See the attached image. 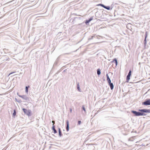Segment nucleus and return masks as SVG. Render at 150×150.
I'll return each mask as SVG.
<instances>
[{"label": "nucleus", "mask_w": 150, "mask_h": 150, "mask_svg": "<svg viewBox=\"0 0 150 150\" xmlns=\"http://www.w3.org/2000/svg\"><path fill=\"white\" fill-rule=\"evenodd\" d=\"M81 19L82 18L80 17H74L72 19V21L71 22L72 24H75V25H78L82 24L84 23H81L82 21Z\"/></svg>", "instance_id": "f257e3e1"}, {"label": "nucleus", "mask_w": 150, "mask_h": 150, "mask_svg": "<svg viewBox=\"0 0 150 150\" xmlns=\"http://www.w3.org/2000/svg\"><path fill=\"white\" fill-rule=\"evenodd\" d=\"M22 109L24 113L28 117H30L32 115V111L28 109V110L25 108H23Z\"/></svg>", "instance_id": "f03ea898"}, {"label": "nucleus", "mask_w": 150, "mask_h": 150, "mask_svg": "<svg viewBox=\"0 0 150 150\" xmlns=\"http://www.w3.org/2000/svg\"><path fill=\"white\" fill-rule=\"evenodd\" d=\"M142 105L145 106L150 105V98L146 99L144 101L142 102Z\"/></svg>", "instance_id": "7ed1b4c3"}, {"label": "nucleus", "mask_w": 150, "mask_h": 150, "mask_svg": "<svg viewBox=\"0 0 150 150\" xmlns=\"http://www.w3.org/2000/svg\"><path fill=\"white\" fill-rule=\"evenodd\" d=\"M139 116H145L147 114H145L144 109H139Z\"/></svg>", "instance_id": "20e7f679"}, {"label": "nucleus", "mask_w": 150, "mask_h": 150, "mask_svg": "<svg viewBox=\"0 0 150 150\" xmlns=\"http://www.w3.org/2000/svg\"><path fill=\"white\" fill-rule=\"evenodd\" d=\"M131 112L133 114L134 116H139V110L138 111H137L134 110H132L131 111Z\"/></svg>", "instance_id": "39448f33"}, {"label": "nucleus", "mask_w": 150, "mask_h": 150, "mask_svg": "<svg viewBox=\"0 0 150 150\" xmlns=\"http://www.w3.org/2000/svg\"><path fill=\"white\" fill-rule=\"evenodd\" d=\"M18 96L20 97L21 98L25 100L26 101H29V98L27 97L25 95H18Z\"/></svg>", "instance_id": "423d86ee"}, {"label": "nucleus", "mask_w": 150, "mask_h": 150, "mask_svg": "<svg viewBox=\"0 0 150 150\" xmlns=\"http://www.w3.org/2000/svg\"><path fill=\"white\" fill-rule=\"evenodd\" d=\"M98 35H96V34L93 35L92 36H90L88 39L89 40L93 39L94 38H98Z\"/></svg>", "instance_id": "0eeeda50"}, {"label": "nucleus", "mask_w": 150, "mask_h": 150, "mask_svg": "<svg viewBox=\"0 0 150 150\" xmlns=\"http://www.w3.org/2000/svg\"><path fill=\"white\" fill-rule=\"evenodd\" d=\"M66 130L67 132L69 131V121L68 120L66 121Z\"/></svg>", "instance_id": "6e6552de"}, {"label": "nucleus", "mask_w": 150, "mask_h": 150, "mask_svg": "<svg viewBox=\"0 0 150 150\" xmlns=\"http://www.w3.org/2000/svg\"><path fill=\"white\" fill-rule=\"evenodd\" d=\"M108 85L110 86L111 90H112L114 88V85L111 82L108 83Z\"/></svg>", "instance_id": "1a4fd4ad"}, {"label": "nucleus", "mask_w": 150, "mask_h": 150, "mask_svg": "<svg viewBox=\"0 0 150 150\" xmlns=\"http://www.w3.org/2000/svg\"><path fill=\"white\" fill-rule=\"evenodd\" d=\"M76 88L77 90L80 92H81V90L80 88V86L79 85V82L76 83Z\"/></svg>", "instance_id": "9d476101"}, {"label": "nucleus", "mask_w": 150, "mask_h": 150, "mask_svg": "<svg viewBox=\"0 0 150 150\" xmlns=\"http://www.w3.org/2000/svg\"><path fill=\"white\" fill-rule=\"evenodd\" d=\"M52 129L53 131V133L54 134H56L57 133V132L55 129V126L54 124H53Z\"/></svg>", "instance_id": "9b49d317"}, {"label": "nucleus", "mask_w": 150, "mask_h": 150, "mask_svg": "<svg viewBox=\"0 0 150 150\" xmlns=\"http://www.w3.org/2000/svg\"><path fill=\"white\" fill-rule=\"evenodd\" d=\"M106 79L108 83H109L111 82V80L108 75V74L107 73L106 74Z\"/></svg>", "instance_id": "f8f14e48"}, {"label": "nucleus", "mask_w": 150, "mask_h": 150, "mask_svg": "<svg viewBox=\"0 0 150 150\" xmlns=\"http://www.w3.org/2000/svg\"><path fill=\"white\" fill-rule=\"evenodd\" d=\"M30 87V86L29 85H28L25 87V92L27 94L28 93V88H29Z\"/></svg>", "instance_id": "ddd939ff"}, {"label": "nucleus", "mask_w": 150, "mask_h": 150, "mask_svg": "<svg viewBox=\"0 0 150 150\" xmlns=\"http://www.w3.org/2000/svg\"><path fill=\"white\" fill-rule=\"evenodd\" d=\"M112 62H114L116 65V66H117L118 64L117 59L115 58L112 60Z\"/></svg>", "instance_id": "4468645a"}, {"label": "nucleus", "mask_w": 150, "mask_h": 150, "mask_svg": "<svg viewBox=\"0 0 150 150\" xmlns=\"http://www.w3.org/2000/svg\"><path fill=\"white\" fill-rule=\"evenodd\" d=\"M147 43L146 39H144V47L145 49H147V47H146V44Z\"/></svg>", "instance_id": "2eb2a0df"}, {"label": "nucleus", "mask_w": 150, "mask_h": 150, "mask_svg": "<svg viewBox=\"0 0 150 150\" xmlns=\"http://www.w3.org/2000/svg\"><path fill=\"white\" fill-rule=\"evenodd\" d=\"M103 6V8L106 9H107L108 10H110V6H106L104 5V6Z\"/></svg>", "instance_id": "dca6fc26"}, {"label": "nucleus", "mask_w": 150, "mask_h": 150, "mask_svg": "<svg viewBox=\"0 0 150 150\" xmlns=\"http://www.w3.org/2000/svg\"><path fill=\"white\" fill-rule=\"evenodd\" d=\"M131 76L127 75L126 77V82L128 83L129 82V81L130 79V77Z\"/></svg>", "instance_id": "f3484780"}, {"label": "nucleus", "mask_w": 150, "mask_h": 150, "mask_svg": "<svg viewBox=\"0 0 150 150\" xmlns=\"http://www.w3.org/2000/svg\"><path fill=\"white\" fill-rule=\"evenodd\" d=\"M97 74L99 76L101 74V70L100 69L98 68L97 70Z\"/></svg>", "instance_id": "a211bd4d"}, {"label": "nucleus", "mask_w": 150, "mask_h": 150, "mask_svg": "<svg viewBox=\"0 0 150 150\" xmlns=\"http://www.w3.org/2000/svg\"><path fill=\"white\" fill-rule=\"evenodd\" d=\"M144 110L145 112V114H146V113H150V109H144Z\"/></svg>", "instance_id": "6ab92c4d"}, {"label": "nucleus", "mask_w": 150, "mask_h": 150, "mask_svg": "<svg viewBox=\"0 0 150 150\" xmlns=\"http://www.w3.org/2000/svg\"><path fill=\"white\" fill-rule=\"evenodd\" d=\"M81 108L84 111L85 114H86V109L85 108L84 106V105L82 106Z\"/></svg>", "instance_id": "aec40b11"}, {"label": "nucleus", "mask_w": 150, "mask_h": 150, "mask_svg": "<svg viewBox=\"0 0 150 150\" xmlns=\"http://www.w3.org/2000/svg\"><path fill=\"white\" fill-rule=\"evenodd\" d=\"M59 60V59L58 58L56 61L54 63V66H56L57 65V64H58V61Z\"/></svg>", "instance_id": "412c9836"}, {"label": "nucleus", "mask_w": 150, "mask_h": 150, "mask_svg": "<svg viewBox=\"0 0 150 150\" xmlns=\"http://www.w3.org/2000/svg\"><path fill=\"white\" fill-rule=\"evenodd\" d=\"M16 109H14L13 110V115H12V116L13 117H15V116L16 115Z\"/></svg>", "instance_id": "4be33fe9"}, {"label": "nucleus", "mask_w": 150, "mask_h": 150, "mask_svg": "<svg viewBox=\"0 0 150 150\" xmlns=\"http://www.w3.org/2000/svg\"><path fill=\"white\" fill-rule=\"evenodd\" d=\"M148 32L147 31H146L145 32L144 35V39H146L148 36Z\"/></svg>", "instance_id": "5701e85b"}, {"label": "nucleus", "mask_w": 150, "mask_h": 150, "mask_svg": "<svg viewBox=\"0 0 150 150\" xmlns=\"http://www.w3.org/2000/svg\"><path fill=\"white\" fill-rule=\"evenodd\" d=\"M131 24L130 23H128L126 25L127 28L129 29H130L129 28L131 27Z\"/></svg>", "instance_id": "b1692460"}, {"label": "nucleus", "mask_w": 150, "mask_h": 150, "mask_svg": "<svg viewBox=\"0 0 150 150\" xmlns=\"http://www.w3.org/2000/svg\"><path fill=\"white\" fill-rule=\"evenodd\" d=\"M85 22L86 25H88L90 22L88 20V19H86L85 20Z\"/></svg>", "instance_id": "393cba45"}, {"label": "nucleus", "mask_w": 150, "mask_h": 150, "mask_svg": "<svg viewBox=\"0 0 150 150\" xmlns=\"http://www.w3.org/2000/svg\"><path fill=\"white\" fill-rule=\"evenodd\" d=\"M15 100L16 101L19 103H21L22 102V101L20 99H17L16 98H15Z\"/></svg>", "instance_id": "a878e982"}, {"label": "nucleus", "mask_w": 150, "mask_h": 150, "mask_svg": "<svg viewBox=\"0 0 150 150\" xmlns=\"http://www.w3.org/2000/svg\"><path fill=\"white\" fill-rule=\"evenodd\" d=\"M132 72V71L131 70V69H129V72L128 73V75H130V76H131Z\"/></svg>", "instance_id": "bb28decb"}, {"label": "nucleus", "mask_w": 150, "mask_h": 150, "mask_svg": "<svg viewBox=\"0 0 150 150\" xmlns=\"http://www.w3.org/2000/svg\"><path fill=\"white\" fill-rule=\"evenodd\" d=\"M81 120H78V123H77V125L78 126V125H80L81 123Z\"/></svg>", "instance_id": "cd10ccee"}, {"label": "nucleus", "mask_w": 150, "mask_h": 150, "mask_svg": "<svg viewBox=\"0 0 150 150\" xmlns=\"http://www.w3.org/2000/svg\"><path fill=\"white\" fill-rule=\"evenodd\" d=\"M59 135L60 137H61L62 136L63 134H62V132H59Z\"/></svg>", "instance_id": "c85d7f7f"}, {"label": "nucleus", "mask_w": 150, "mask_h": 150, "mask_svg": "<svg viewBox=\"0 0 150 150\" xmlns=\"http://www.w3.org/2000/svg\"><path fill=\"white\" fill-rule=\"evenodd\" d=\"M93 19V17L91 16V17L88 19V20L90 22Z\"/></svg>", "instance_id": "c756f323"}, {"label": "nucleus", "mask_w": 150, "mask_h": 150, "mask_svg": "<svg viewBox=\"0 0 150 150\" xmlns=\"http://www.w3.org/2000/svg\"><path fill=\"white\" fill-rule=\"evenodd\" d=\"M104 4H99L97 5V6H100L101 7H103V6H104Z\"/></svg>", "instance_id": "7c9ffc66"}, {"label": "nucleus", "mask_w": 150, "mask_h": 150, "mask_svg": "<svg viewBox=\"0 0 150 150\" xmlns=\"http://www.w3.org/2000/svg\"><path fill=\"white\" fill-rule=\"evenodd\" d=\"M114 6V5L113 4H112L111 5V6H110V10H111L112 9Z\"/></svg>", "instance_id": "2f4dec72"}, {"label": "nucleus", "mask_w": 150, "mask_h": 150, "mask_svg": "<svg viewBox=\"0 0 150 150\" xmlns=\"http://www.w3.org/2000/svg\"><path fill=\"white\" fill-rule=\"evenodd\" d=\"M58 132H62L61 129L60 128L58 127Z\"/></svg>", "instance_id": "473e14b6"}, {"label": "nucleus", "mask_w": 150, "mask_h": 150, "mask_svg": "<svg viewBox=\"0 0 150 150\" xmlns=\"http://www.w3.org/2000/svg\"><path fill=\"white\" fill-rule=\"evenodd\" d=\"M15 72H16V71H13V72H11V73H10L9 74V76L11 74H13V73H15Z\"/></svg>", "instance_id": "72a5a7b5"}, {"label": "nucleus", "mask_w": 150, "mask_h": 150, "mask_svg": "<svg viewBox=\"0 0 150 150\" xmlns=\"http://www.w3.org/2000/svg\"><path fill=\"white\" fill-rule=\"evenodd\" d=\"M69 110H70V112L71 113H72V109H71V108H69Z\"/></svg>", "instance_id": "f704fd0d"}, {"label": "nucleus", "mask_w": 150, "mask_h": 150, "mask_svg": "<svg viewBox=\"0 0 150 150\" xmlns=\"http://www.w3.org/2000/svg\"><path fill=\"white\" fill-rule=\"evenodd\" d=\"M67 69H65L63 71L62 73H63V72H66V71H67Z\"/></svg>", "instance_id": "c9c22d12"}, {"label": "nucleus", "mask_w": 150, "mask_h": 150, "mask_svg": "<svg viewBox=\"0 0 150 150\" xmlns=\"http://www.w3.org/2000/svg\"><path fill=\"white\" fill-rule=\"evenodd\" d=\"M60 72V71H58L56 73V75L58 74Z\"/></svg>", "instance_id": "e433bc0d"}, {"label": "nucleus", "mask_w": 150, "mask_h": 150, "mask_svg": "<svg viewBox=\"0 0 150 150\" xmlns=\"http://www.w3.org/2000/svg\"><path fill=\"white\" fill-rule=\"evenodd\" d=\"M103 81H105V79L104 78H103Z\"/></svg>", "instance_id": "4c0bfd02"}, {"label": "nucleus", "mask_w": 150, "mask_h": 150, "mask_svg": "<svg viewBox=\"0 0 150 150\" xmlns=\"http://www.w3.org/2000/svg\"><path fill=\"white\" fill-rule=\"evenodd\" d=\"M72 15H77V14H76V13H73V14H72Z\"/></svg>", "instance_id": "58836bf2"}, {"label": "nucleus", "mask_w": 150, "mask_h": 150, "mask_svg": "<svg viewBox=\"0 0 150 150\" xmlns=\"http://www.w3.org/2000/svg\"><path fill=\"white\" fill-rule=\"evenodd\" d=\"M17 95H18H18H19V93H17Z\"/></svg>", "instance_id": "ea45409f"}, {"label": "nucleus", "mask_w": 150, "mask_h": 150, "mask_svg": "<svg viewBox=\"0 0 150 150\" xmlns=\"http://www.w3.org/2000/svg\"><path fill=\"white\" fill-rule=\"evenodd\" d=\"M129 140L130 141H132L131 139V138H130L129 139Z\"/></svg>", "instance_id": "a19ab883"}, {"label": "nucleus", "mask_w": 150, "mask_h": 150, "mask_svg": "<svg viewBox=\"0 0 150 150\" xmlns=\"http://www.w3.org/2000/svg\"><path fill=\"white\" fill-rule=\"evenodd\" d=\"M8 59H9V58H8V59H7L6 60H8Z\"/></svg>", "instance_id": "79ce46f5"}, {"label": "nucleus", "mask_w": 150, "mask_h": 150, "mask_svg": "<svg viewBox=\"0 0 150 150\" xmlns=\"http://www.w3.org/2000/svg\"><path fill=\"white\" fill-rule=\"evenodd\" d=\"M69 54V53H65L64 54Z\"/></svg>", "instance_id": "37998d69"}, {"label": "nucleus", "mask_w": 150, "mask_h": 150, "mask_svg": "<svg viewBox=\"0 0 150 150\" xmlns=\"http://www.w3.org/2000/svg\"><path fill=\"white\" fill-rule=\"evenodd\" d=\"M127 126H127V127H128V126H129V125H127Z\"/></svg>", "instance_id": "c03bdc74"}, {"label": "nucleus", "mask_w": 150, "mask_h": 150, "mask_svg": "<svg viewBox=\"0 0 150 150\" xmlns=\"http://www.w3.org/2000/svg\"><path fill=\"white\" fill-rule=\"evenodd\" d=\"M54 76H57V75H56V74H55Z\"/></svg>", "instance_id": "a18cd8bd"}, {"label": "nucleus", "mask_w": 150, "mask_h": 150, "mask_svg": "<svg viewBox=\"0 0 150 150\" xmlns=\"http://www.w3.org/2000/svg\"><path fill=\"white\" fill-rule=\"evenodd\" d=\"M110 73H111L112 74H113L112 73L110 72Z\"/></svg>", "instance_id": "49530a36"}, {"label": "nucleus", "mask_w": 150, "mask_h": 150, "mask_svg": "<svg viewBox=\"0 0 150 150\" xmlns=\"http://www.w3.org/2000/svg\"><path fill=\"white\" fill-rule=\"evenodd\" d=\"M111 62V63H112V61Z\"/></svg>", "instance_id": "de8ad7c7"}, {"label": "nucleus", "mask_w": 150, "mask_h": 150, "mask_svg": "<svg viewBox=\"0 0 150 150\" xmlns=\"http://www.w3.org/2000/svg\"><path fill=\"white\" fill-rule=\"evenodd\" d=\"M72 19H71L70 20V21H71Z\"/></svg>", "instance_id": "09e8293b"}, {"label": "nucleus", "mask_w": 150, "mask_h": 150, "mask_svg": "<svg viewBox=\"0 0 150 150\" xmlns=\"http://www.w3.org/2000/svg\"><path fill=\"white\" fill-rule=\"evenodd\" d=\"M52 135L54 136V134H52Z\"/></svg>", "instance_id": "8fccbe9b"}, {"label": "nucleus", "mask_w": 150, "mask_h": 150, "mask_svg": "<svg viewBox=\"0 0 150 150\" xmlns=\"http://www.w3.org/2000/svg\"><path fill=\"white\" fill-rule=\"evenodd\" d=\"M61 33V32H59V33Z\"/></svg>", "instance_id": "3c124183"}]
</instances>
